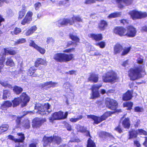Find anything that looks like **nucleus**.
<instances>
[{
    "label": "nucleus",
    "instance_id": "f257e3e1",
    "mask_svg": "<svg viewBox=\"0 0 147 147\" xmlns=\"http://www.w3.org/2000/svg\"><path fill=\"white\" fill-rule=\"evenodd\" d=\"M137 61L139 64L138 67L135 69H130L129 72V76L130 80H132L142 77L146 74L144 65L143 63V59L141 57L138 58Z\"/></svg>",
    "mask_w": 147,
    "mask_h": 147
},
{
    "label": "nucleus",
    "instance_id": "f03ea898",
    "mask_svg": "<svg viewBox=\"0 0 147 147\" xmlns=\"http://www.w3.org/2000/svg\"><path fill=\"white\" fill-rule=\"evenodd\" d=\"M50 105L48 103L41 104L37 103L35 105L34 112L42 115H47L51 111Z\"/></svg>",
    "mask_w": 147,
    "mask_h": 147
},
{
    "label": "nucleus",
    "instance_id": "7ed1b4c3",
    "mask_svg": "<svg viewBox=\"0 0 147 147\" xmlns=\"http://www.w3.org/2000/svg\"><path fill=\"white\" fill-rule=\"evenodd\" d=\"M74 57L73 54H67L64 53H57L53 56V58L56 62H67L71 60Z\"/></svg>",
    "mask_w": 147,
    "mask_h": 147
},
{
    "label": "nucleus",
    "instance_id": "20e7f679",
    "mask_svg": "<svg viewBox=\"0 0 147 147\" xmlns=\"http://www.w3.org/2000/svg\"><path fill=\"white\" fill-rule=\"evenodd\" d=\"M29 97L25 93H23L20 97L16 98L12 101L14 107L18 105L20 103L22 102V107L26 106L27 103L29 101Z\"/></svg>",
    "mask_w": 147,
    "mask_h": 147
},
{
    "label": "nucleus",
    "instance_id": "39448f33",
    "mask_svg": "<svg viewBox=\"0 0 147 147\" xmlns=\"http://www.w3.org/2000/svg\"><path fill=\"white\" fill-rule=\"evenodd\" d=\"M117 79L116 74L112 71L107 72L102 76L103 80L105 82L113 83L116 82Z\"/></svg>",
    "mask_w": 147,
    "mask_h": 147
},
{
    "label": "nucleus",
    "instance_id": "423d86ee",
    "mask_svg": "<svg viewBox=\"0 0 147 147\" xmlns=\"http://www.w3.org/2000/svg\"><path fill=\"white\" fill-rule=\"evenodd\" d=\"M68 115L67 112H66L64 115L63 112L61 111L56 112L53 113L52 117L50 118V121L53 122L54 120H59L66 118Z\"/></svg>",
    "mask_w": 147,
    "mask_h": 147
},
{
    "label": "nucleus",
    "instance_id": "0eeeda50",
    "mask_svg": "<svg viewBox=\"0 0 147 147\" xmlns=\"http://www.w3.org/2000/svg\"><path fill=\"white\" fill-rule=\"evenodd\" d=\"M129 14L133 20L141 19L147 16V14L146 12H142L136 10L130 11Z\"/></svg>",
    "mask_w": 147,
    "mask_h": 147
},
{
    "label": "nucleus",
    "instance_id": "6e6552de",
    "mask_svg": "<svg viewBox=\"0 0 147 147\" xmlns=\"http://www.w3.org/2000/svg\"><path fill=\"white\" fill-rule=\"evenodd\" d=\"M109 116L107 113H104L101 117H98L94 115H87V117L88 119H92L94 121V123L98 124L102 121L105 120Z\"/></svg>",
    "mask_w": 147,
    "mask_h": 147
},
{
    "label": "nucleus",
    "instance_id": "1a4fd4ad",
    "mask_svg": "<svg viewBox=\"0 0 147 147\" xmlns=\"http://www.w3.org/2000/svg\"><path fill=\"white\" fill-rule=\"evenodd\" d=\"M105 103L106 106L111 110H115L117 107L118 104L117 102L112 99L106 98Z\"/></svg>",
    "mask_w": 147,
    "mask_h": 147
},
{
    "label": "nucleus",
    "instance_id": "9d476101",
    "mask_svg": "<svg viewBox=\"0 0 147 147\" xmlns=\"http://www.w3.org/2000/svg\"><path fill=\"white\" fill-rule=\"evenodd\" d=\"M33 15L32 12L28 11L24 18L22 21L21 24L23 25H25L26 24L30 23L32 20V16Z\"/></svg>",
    "mask_w": 147,
    "mask_h": 147
},
{
    "label": "nucleus",
    "instance_id": "9b49d317",
    "mask_svg": "<svg viewBox=\"0 0 147 147\" xmlns=\"http://www.w3.org/2000/svg\"><path fill=\"white\" fill-rule=\"evenodd\" d=\"M46 121L45 119L37 118L34 119L32 122V126L34 128L39 127Z\"/></svg>",
    "mask_w": 147,
    "mask_h": 147
},
{
    "label": "nucleus",
    "instance_id": "f8f14e48",
    "mask_svg": "<svg viewBox=\"0 0 147 147\" xmlns=\"http://www.w3.org/2000/svg\"><path fill=\"white\" fill-rule=\"evenodd\" d=\"M127 32H126V36L131 37H133L136 35V28L132 26L127 27Z\"/></svg>",
    "mask_w": 147,
    "mask_h": 147
},
{
    "label": "nucleus",
    "instance_id": "ddd939ff",
    "mask_svg": "<svg viewBox=\"0 0 147 147\" xmlns=\"http://www.w3.org/2000/svg\"><path fill=\"white\" fill-rule=\"evenodd\" d=\"M68 24L70 25H72L73 24V21L71 20V18H64L58 21L57 23V25L59 27L63 25H66Z\"/></svg>",
    "mask_w": 147,
    "mask_h": 147
},
{
    "label": "nucleus",
    "instance_id": "4468645a",
    "mask_svg": "<svg viewBox=\"0 0 147 147\" xmlns=\"http://www.w3.org/2000/svg\"><path fill=\"white\" fill-rule=\"evenodd\" d=\"M126 30L122 27H117L115 28L114 32L120 36H126Z\"/></svg>",
    "mask_w": 147,
    "mask_h": 147
},
{
    "label": "nucleus",
    "instance_id": "2eb2a0df",
    "mask_svg": "<svg viewBox=\"0 0 147 147\" xmlns=\"http://www.w3.org/2000/svg\"><path fill=\"white\" fill-rule=\"evenodd\" d=\"M8 48H4L2 51L3 52L2 55H1V58L3 56L5 57V56L6 55L9 54L11 55H14L16 54L17 52L15 50H12L11 49L8 50Z\"/></svg>",
    "mask_w": 147,
    "mask_h": 147
},
{
    "label": "nucleus",
    "instance_id": "dca6fc26",
    "mask_svg": "<svg viewBox=\"0 0 147 147\" xmlns=\"http://www.w3.org/2000/svg\"><path fill=\"white\" fill-rule=\"evenodd\" d=\"M57 84L56 82H53L52 81L47 82L40 84V86L42 88L47 89L50 88L52 87H55Z\"/></svg>",
    "mask_w": 147,
    "mask_h": 147
},
{
    "label": "nucleus",
    "instance_id": "f3484780",
    "mask_svg": "<svg viewBox=\"0 0 147 147\" xmlns=\"http://www.w3.org/2000/svg\"><path fill=\"white\" fill-rule=\"evenodd\" d=\"M76 128L78 131L82 133H85L86 135L87 136H89L90 137V132L89 131L86 130V127L81 126L80 125H77Z\"/></svg>",
    "mask_w": 147,
    "mask_h": 147
},
{
    "label": "nucleus",
    "instance_id": "a211bd4d",
    "mask_svg": "<svg viewBox=\"0 0 147 147\" xmlns=\"http://www.w3.org/2000/svg\"><path fill=\"white\" fill-rule=\"evenodd\" d=\"M98 77L97 74L92 73L90 74V75L88 78V80L91 82H97L98 80Z\"/></svg>",
    "mask_w": 147,
    "mask_h": 147
},
{
    "label": "nucleus",
    "instance_id": "6ab92c4d",
    "mask_svg": "<svg viewBox=\"0 0 147 147\" xmlns=\"http://www.w3.org/2000/svg\"><path fill=\"white\" fill-rule=\"evenodd\" d=\"M122 50V46L119 43H117L114 47V53L115 55L119 54Z\"/></svg>",
    "mask_w": 147,
    "mask_h": 147
},
{
    "label": "nucleus",
    "instance_id": "aec40b11",
    "mask_svg": "<svg viewBox=\"0 0 147 147\" xmlns=\"http://www.w3.org/2000/svg\"><path fill=\"white\" fill-rule=\"evenodd\" d=\"M89 37L92 38V39L96 41L100 40L102 39V36L101 34H88Z\"/></svg>",
    "mask_w": 147,
    "mask_h": 147
},
{
    "label": "nucleus",
    "instance_id": "412c9836",
    "mask_svg": "<svg viewBox=\"0 0 147 147\" xmlns=\"http://www.w3.org/2000/svg\"><path fill=\"white\" fill-rule=\"evenodd\" d=\"M46 64L47 61L46 60L41 58H38L36 59L35 62V66L37 67L40 65H45Z\"/></svg>",
    "mask_w": 147,
    "mask_h": 147
},
{
    "label": "nucleus",
    "instance_id": "4be33fe9",
    "mask_svg": "<svg viewBox=\"0 0 147 147\" xmlns=\"http://www.w3.org/2000/svg\"><path fill=\"white\" fill-rule=\"evenodd\" d=\"M132 92L131 91L128 90L123 95V100H129L131 99L132 96Z\"/></svg>",
    "mask_w": 147,
    "mask_h": 147
},
{
    "label": "nucleus",
    "instance_id": "5701e85b",
    "mask_svg": "<svg viewBox=\"0 0 147 147\" xmlns=\"http://www.w3.org/2000/svg\"><path fill=\"white\" fill-rule=\"evenodd\" d=\"M52 137H47L45 136L43 138V146L44 147H46L49 145L52 142Z\"/></svg>",
    "mask_w": 147,
    "mask_h": 147
},
{
    "label": "nucleus",
    "instance_id": "b1692460",
    "mask_svg": "<svg viewBox=\"0 0 147 147\" xmlns=\"http://www.w3.org/2000/svg\"><path fill=\"white\" fill-rule=\"evenodd\" d=\"M107 26L106 22L104 20L101 21L98 24V27L99 29L102 31L106 29Z\"/></svg>",
    "mask_w": 147,
    "mask_h": 147
},
{
    "label": "nucleus",
    "instance_id": "393cba45",
    "mask_svg": "<svg viewBox=\"0 0 147 147\" xmlns=\"http://www.w3.org/2000/svg\"><path fill=\"white\" fill-rule=\"evenodd\" d=\"M12 105V103L11 102L6 101L1 105V109L3 110H6L8 108L10 107Z\"/></svg>",
    "mask_w": 147,
    "mask_h": 147
},
{
    "label": "nucleus",
    "instance_id": "a878e982",
    "mask_svg": "<svg viewBox=\"0 0 147 147\" xmlns=\"http://www.w3.org/2000/svg\"><path fill=\"white\" fill-rule=\"evenodd\" d=\"M123 127L125 128L129 129L130 125V121L128 118H125L122 122Z\"/></svg>",
    "mask_w": 147,
    "mask_h": 147
},
{
    "label": "nucleus",
    "instance_id": "bb28decb",
    "mask_svg": "<svg viewBox=\"0 0 147 147\" xmlns=\"http://www.w3.org/2000/svg\"><path fill=\"white\" fill-rule=\"evenodd\" d=\"M37 29V28L36 26H33L26 31L25 35L26 36H30Z\"/></svg>",
    "mask_w": 147,
    "mask_h": 147
},
{
    "label": "nucleus",
    "instance_id": "cd10ccee",
    "mask_svg": "<svg viewBox=\"0 0 147 147\" xmlns=\"http://www.w3.org/2000/svg\"><path fill=\"white\" fill-rule=\"evenodd\" d=\"M129 137L128 139H131L132 138H136L137 135L138 134L137 130H132L130 131L129 132Z\"/></svg>",
    "mask_w": 147,
    "mask_h": 147
},
{
    "label": "nucleus",
    "instance_id": "c85d7f7f",
    "mask_svg": "<svg viewBox=\"0 0 147 147\" xmlns=\"http://www.w3.org/2000/svg\"><path fill=\"white\" fill-rule=\"evenodd\" d=\"M62 140L61 137L58 136H53L52 138V142L54 143H56L58 144H60Z\"/></svg>",
    "mask_w": 147,
    "mask_h": 147
},
{
    "label": "nucleus",
    "instance_id": "c756f323",
    "mask_svg": "<svg viewBox=\"0 0 147 147\" xmlns=\"http://www.w3.org/2000/svg\"><path fill=\"white\" fill-rule=\"evenodd\" d=\"M100 95L98 91H92L90 94V98L91 99H94L100 97Z\"/></svg>",
    "mask_w": 147,
    "mask_h": 147
},
{
    "label": "nucleus",
    "instance_id": "7c9ffc66",
    "mask_svg": "<svg viewBox=\"0 0 147 147\" xmlns=\"http://www.w3.org/2000/svg\"><path fill=\"white\" fill-rule=\"evenodd\" d=\"M121 12H116L110 14L108 16V18L110 19L113 18H117L121 16Z\"/></svg>",
    "mask_w": 147,
    "mask_h": 147
},
{
    "label": "nucleus",
    "instance_id": "2f4dec72",
    "mask_svg": "<svg viewBox=\"0 0 147 147\" xmlns=\"http://www.w3.org/2000/svg\"><path fill=\"white\" fill-rule=\"evenodd\" d=\"M17 135L18 136V138L15 140L17 142H23L25 138L24 134L19 133L17 134Z\"/></svg>",
    "mask_w": 147,
    "mask_h": 147
},
{
    "label": "nucleus",
    "instance_id": "473e14b6",
    "mask_svg": "<svg viewBox=\"0 0 147 147\" xmlns=\"http://www.w3.org/2000/svg\"><path fill=\"white\" fill-rule=\"evenodd\" d=\"M116 2L118 4H121L124 2L127 5L131 4L132 2V0H115Z\"/></svg>",
    "mask_w": 147,
    "mask_h": 147
},
{
    "label": "nucleus",
    "instance_id": "72a5a7b5",
    "mask_svg": "<svg viewBox=\"0 0 147 147\" xmlns=\"http://www.w3.org/2000/svg\"><path fill=\"white\" fill-rule=\"evenodd\" d=\"M36 69L34 66L31 67L28 71V75L31 76H34V74Z\"/></svg>",
    "mask_w": 147,
    "mask_h": 147
},
{
    "label": "nucleus",
    "instance_id": "f704fd0d",
    "mask_svg": "<svg viewBox=\"0 0 147 147\" xmlns=\"http://www.w3.org/2000/svg\"><path fill=\"white\" fill-rule=\"evenodd\" d=\"M22 126L26 129H28L30 127V124L29 120L26 119L24 120L22 123Z\"/></svg>",
    "mask_w": 147,
    "mask_h": 147
},
{
    "label": "nucleus",
    "instance_id": "c9c22d12",
    "mask_svg": "<svg viewBox=\"0 0 147 147\" xmlns=\"http://www.w3.org/2000/svg\"><path fill=\"white\" fill-rule=\"evenodd\" d=\"M102 86L101 84H96L93 85L91 88L92 91H98L99 89Z\"/></svg>",
    "mask_w": 147,
    "mask_h": 147
},
{
    "label": "nucleus",
    "instance_id": "e433bc0d",
    "mask_svg": "<svg viewBox=\"0 0 147 147\" xmlns=\"http://www.w3.org/2000/svg\"><path fill=\"white\" fill-rule=\"evenodd\" d=\"M10 96V92L7 90H5L3 91V99L5 100Z\"/></svg>",
    "mask_w": 147,
    "mask_h": 147
},
{
    "label": "nucleus",
    "instance_id": "4c0bfd02",
    "mask_svg": "<svg viewBox=\"0 0 147 147\" xmlns=\"http://www.w3.org/2000/svg\"><path fill=\"white\" fill-rule=\"evenodd\" d=\"M133 104L131 102H124L123 103L124 107H127V110H130L132 107Z\"/></svg>",
    "mask_w": 147,
    "mask_h": 147
},
{
    "label": "nucleus",
    "instance_id": "58836bf2",
    "mask_svg": "<svg viewBox=\"0 0 147 147\" xmlns=\"http://www.w3.org/2000/svg\"><path fill=\"white\" fill-rule=\"evenodd\" d=\"M8 125L7 124L2 125L0 127V134L6 131L8 127Z\"/></svg>",
    "mask_w": 147,
    "mask_h": 147
},
{
    "label": "nucleus",
    "instance_id": "ea45409f",
    "mask_svg": "<svg viewBox=\"0 0 147 147\" xmlns=\"http://www.w3.org/2000/svg\"><path fill=\"white\" fill-rule=\"evenodd\" d=\"M6 65H7L12 67L15 65V63L13 60L11 58H9L7 59V60Z\"/></svg>",
    "mask_w": 147,
    "mask_h": 147
},
{
    "label": "nucleus",
    "instance_id": "a19ab883",
    "mask_svg": "<svg viewBox=\"0 0 147 147\" xmlns=\"http://www.w3.org/2000/svg\"><path fill=\"white\" fill-rule=\"evenodd\" d=\"M0 84L3 86L8 88H12L11 85L9 84L7 82L3 81H0Z\"/></svg>",
    "mask_w": 147,
    "mask_h": 147
},
{
    "label": "nucleus",
    "instance_id": "79ce46f5",
    "mask_svg": "<svg viewBox=\"0 0 147 147\" xmlns=\"http://www.w3.org/2000/svg\"><path fill=\"white\" fill-rule=\"evenodd\" d=\"M35 49L41 54L43 55L45 53L46 51L44 48L40 47L38 45L36 48Z\"/></svg>",
    "mask_w": 147,
    "mask_h": 147
},
{
    "label": "nucleus",
    "instance_id": "37998d69",
    "mask_svg": "<svg viewBox=\"0 0 147 147\" xmlns=\"http://www.w3.org/2000/svg\"><path fill=\"white\" fill-rule=\"evenodd\" d=\"M70 38L73 41L76 42H79L80 39L76 35L70 34L69 35Z\"/></svg>",
    "mask_w": 147,
    "mask_h": 147
},
{
    "label": "nucleus",
    "instance_id": "c03bdc74",
    "mask_svg": "<svg viewBox=\"0 0 147 147\" xmlns=\"http://www.w3.org/2000/svg\"><path fill=\"white\" fill-rule=\"evenodd\" d=\"M71 20L73 21V24L74 23V22H82V20L81 18L78 16H74L73 17L71 18Z\"/></svg>",
    "mask_w": 147,
    "mask_h": 147
},
{
    "label": "nucleus",
    "instance_id": "a18cd8bd",
    "mask_svg": "<svg viewBox=\"0 0 147 147\" xmlns=\"http://www.w3.org/2000/svg\"><path fill=\"white\" fill-rule=\"evenodd\" d=\"M26 41V40L24 38H22L17 40L15 42V45H18L24 43Z\"/></svg>",
    "mask_w": 147,
    "mask_h": 147
},
{
    "label": "nucleus",
    "instance_id": "49530a36",
    "mask_svg": "<svg viewBox=\"0 0 147 147\" xmlns=\"http://www.w3.org/2000/svg\"><path fill=\"white\" fill-rule=\"evenodd\" d=\"M13 90L16 94H19L22 91L23 89L21 87L15 86L14 87Z\"/></svg>",
    "mask_w": 147,
    "mask_h": 147
},
{
    "label": "nucleus",
    "instance_id": "de8ad7c7",
    "mask_svg": "<svg viewBox=\"0 0 147 147\" xmlns=\"http://www.w3.org/2000/svg\"><path fill=\"white\" fill-rule=\"evenodd\" d=\"M83 116L80 115L77 117L76 118H72L70 119V121L73 123L76 122L79 120H81L82 119Z\"/></svg>",
    "mask_w": 147,
    "mask_h": 147
},
{
    "label": "nucleus",
    "instance_id": "09e8293b",
    "mask_svg": "<svg viewBox=\"0 0 147 147\" xmlns=\"http://www.w3.org/2000/svg\"><path fill=\"white\" fill-rule=\"evenodd\" d=\"M21 31L22 30L21 28H16L14 29L13 32H11V34L13 35V34L17 35L20 33Z\"/></svg>",
    "mask_w": 147,
    "mask_h": 147
},
{
    "label": "nucleus",
    "instance_id": "8fccbe9b",
    "mask_svg": "<svg viewBox=\"0 0 147 147\" xmlns=\"http://www.w3.org/2000/svg\"><path fill=\"white\" fill-rule=\"evenodd\" d=\"M1 57V55L0 54V72H1V69L3 67V63L5 61V56H3L2 58Z\"/></svg>",
    "mask_w": 147,
    "mask_h": 147
},
{
    "label": "nucleus",
    "instance_id": "3c124183",
    "mask_svg": "<svg viewBox=\"0 0 147 147\" xmlns=\"http://www.w3.org/2000/svg\"><path fill=\"white\" fill-rule=\"evenodd\" d=\"M95 146V143L90 138H89L88 141V144L87 147H94Z\"/></svg>",
    "mask_w": 147,
    "mask_h": 147
},
{
    "label": "nucleus",
    "instance_id": "603ef678",
    "mask_svg": "<svg viewBox=\"0 0 147 147\" xmlns=\"http://www.w3.org/2000/svg\"><path fill=\"white\" fill-rule=\"evenodd\" d=\"M95 45L97 46H99L101 48H103L105 47V42L101 41L96 43Z\"/></svg>",
    "mask_w": 147,
    "mask_h": 147
},
{
    "label": "nucleus",
    "instance_id": "864d4df0",
    "mask_svg": "<svg viewBox=\"0 0 147 147\" xmlns=\"http://www.w3.org/2000/svg\"><path fill=\"white\" fill-rule=\"evenodd\" d=\"M26 11L24 9H22L19 12V19H22L25 15Z\"/></svg>",
    "mask_w": 147,
    "mask_h": 147
},
{
    "label": "nucleus",
    "instance_id": "5fc2aeb1",
    "mask_svg": "<svg viewBox=\"0 0 147 147\" xmlns=\"http://www.w3.org/2000/svg\"><path fill=\"white\" fill-rule=\"evenodd\" d=\"M29 46L33 47L35 49L38 46V45L34 42V41L32 40H30L29 41Z\"/></svg>",
    "mask_w": 147,
    "mask_h": 147
},
{
    "label": "nucleus",
    "instance_id": "6e6d98bb",
    "mask_svg": "<svg viewBox=\"0 0 147 147\" xmlns=\"http://www.w3.org/2000/svg\"><path fill=\"white\" fill-rule=\"evenodd\" d=\"M99 136L100 137H104L105 136H110V134L108 133L102 131L99 133Z\"/></svg>",
    "mask_w": 147,
    "mask_h": 147
},
{
    "label": "nucleus",
    "instance_id": "4d7b16f0",
    "mask_svg": "<svg viewBox=\"0 0 147 147\" xmlns=\"http://www.w3.org/2000/svg\"><path fill=\"white\" fill-rule=\"evenodd\" d=\"M130 49V48L129 47L124 49L122 52L121 55L124 56L127 55Z\"/></svg>",
    "mask_w": 147,
    "mask_h": 147
},
{
    "label": "nucleus",
    "instance_id": "13d9d810",
    "mask_svg": "<svg viewBox=\"0 0 147 147\" xmlns=\"http://www.w3.org/2000/svg\"><path fill=\"white\" fill-rule=\"evenodd\" d=\"M137 131L138 134H144V135H147L146 132L142 129H138L137 130Z\"/></svg>",
    "mask_w": 147,
    "mask_h": 147
},
{
    "label": "nucleus",
    "instance_id": "bf43d9fd",
    "mask_svg": "<svg viewBox=\"0 0 147 147\" xmlns=\"http://www.w3.org/2000/svg\"><path fill=\"white\" fill-rule=\"evenodd\" d=\"M41 6V4L40 3L38 2L36 3L34 5L35 9L36 10H38Z\"/></svg>",
    "mask_w": 147,
    "mask_h": 147
},
{
    "label": "nucleus",
    "instance_id": "052dcab7",
    "mask_svg": "<svg viewBox=\"0 0 147 147\" xmlns=\"http://www.w3.org/2000/svg\"><path fill=\"white\" fill-rule=\"evenodd\" d=\"M70 86L71 85L69 82H66L64 83L63 85V87L66 89L69 88Z\"/></svg>",
    "mask_w": 147,
    "mask_h": 147
},
{
    "label": "nucleus",
    "instance_id": "680f3d73",
    "mask_svg": "<svg viewBox=\"0 0 147 147\" xmlns=\"http://www.w3.org/2000/svg\"><path fill=\"white\" fill-rule=\"evenodd\" d=\"M135 111L136 112H142L143 111V109L139 107H136L134 108Z\"/></svg>",
    "mask_w": 147,
    "mask_h": 147
},
{
    "label": "nucleus",
    "instance_id": "e2e57ef3",
    "mask_svg": "<svg viewBox=\"0 0 147 147\" xmlns=\"http://www.w3.org/2000/svg\"><path fill=\"white\" fill-rule=\"evenodd\" d=\"M95 0H86L85 3L86 4H90L95 3Z\"/></svg>",
    "mask_w": 147,
    "mask_h": 147
},
{
    "label": "nucleus",
    "instance_id": "0e129e2a",
    "mask_svg": "<svg viewBox=\"0 0 147 147\" xmlns=\"http://www.w3.org/2000/svg\"><path fill=\"white\" fill-rule=\"evenodd\" d=\"M65 127L67 130L69 131H71V126L67 123H66L65 125Z\"/></svg>",
    "mask_w": 147,
    "mask_h": 147
},
{
    "label": "nucleus",
    "instance_id": "69168bd1",
    "mask_svg": "<svg viewBox=\"0 0 147 147\" xmlns=\"http://www.w3.org/2000/svg\"><path fill=\"white\" fill-rule=\"evenodd\" d=\"M115 130L119 133H121L122 132V131L119 126H118L115 128Z\"/></svg>",
    "mask_w": 147,
    "mask_h": 147
},
{
    "label": "nucleus",
    "instance_id": "338daca9",
    "mask_svg": "<svg viewBox=\"0 0 147 147\" xmlns=\"http://www.w3.org/2000/svg\"><path fill=\"white\" fill-rule=\"evenodd\" d=\"M8 138L9 139V140H12L14 141H15V142H17V141L16 140H16V139H15L14 138V137L13 136L11 135H9L8 136Z\"/></svg>",
    "mask_w": 147,
    "mask_h": 147
},
{
    "label": "nucleus",
    "instance_id": "774afa93",
    "mask_svg": "<svg viewBox=\"0 0 147 147\" xmlns=\"http://www.w3.org/2000/svg\"><path fill=\"white\" fill-rule=\"evenodd\" d=\"M80 142V140L77 138H75L74 139H71L69 141V142Z\"/></svg>",
    "mask_w": 147,
    "mask_h": 147
}]
</instances>
